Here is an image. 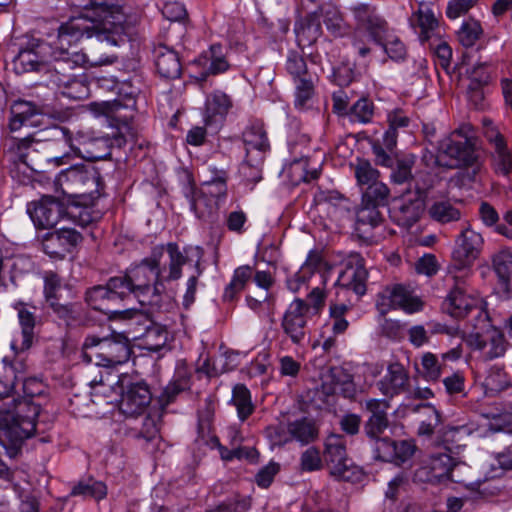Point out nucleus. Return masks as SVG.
<instances>
[{
  "label": "nucleus",
  "mask_w": 512,
  "mask_h": 512,
  "mask_svg": "<svg viewBox=\"0 0 512 512\" xmlns=\"http://www.w3.org/2000/svg\"><path fill=\"white\" fill-rule=\"evenodd\" d=\"M100 19H89L88 14L72 18L58 28L57 39L51 47V57L56 62H70L71 49L84 37L96 36L100 40H108L109 34L124 32L125 17L117 10V7L105 11Z\"/></svg>",
  "instance_id": "f257e3e1"
},
{
  "label": "nucleus",
  "mask_w": 512,
  "mask_h": 512,
  "mask_svg": "<svg viewBox=\"0 0 512 512\" xmlns=\"http://www.w3.org/2000/svg\"><path fill=\"white\" fill-rule=\"evenodd\" d=\"M164 252V245L152 248L148 257L128 269L122 276L110 278L112 288H120L124 292V298L133 295L142 305H157L161 295L166 292L157 276L156 267L159 257Z\"/></svg>",
  "instance_id": "f03ea898"
},
{
  "label": "nucleus",
  "mask_w": 512,
  "mask_h": 512,
  "mask_svg": "<svg viewBox=\"0 0 512 512\" xmlns=\"http://www.w3.org/2000/svg\"><path fill=\"white\" fill-rule=\"evenodd\" d=\"M4 400L0 404V444L13 454L36 432L39 409L14 397L6 396Z\"/></svg>",
  "instance_id": "7ed1b4c3"
},
{
  "label": "nucleus",
  "mask_w": 512,
  "mask_h": 512,
  "mask_svg": "<svg viewBox=\"0 0 512 512\" xmlns=\"http://www.w3.org/2000/svg\"><path fill=\"white\" fill-rule=\"evenodd\" d=\"M27 212L38 229H51L60 220H69L80 227H86L93 221L88 208L71 206L65 210L64 205L51 196L30 203Z\"/></svg>",
  "instance_id": "20e7f679"
},
{
  "label": "nucleus",
  "mask_w": 512,
  "mask_h": 512,
  "mask_svg": "<svg viewBox=\"0 0 512 512\" xmlns=\"http://www.w3.org/2000/svg\"><path fill=\"white\" fill-rule=\"evenodd\" d=\"M131 347L127 336L117 334L111 338L86 337L83 357L96 366H115L129 360Z\"/></svg>",
  "instance_id": "39448f33"
},
{
  "label": "nucleus",
  "mask_w": 512,
  "mask_h": 512,
  "mask_svg": "<svg viewBox=\"0 0 512 512\" xmlns=\"http://www.w3.org/2000/svg\"><path fill=\"white\" fill-rule=\"evenodd\" d=\"M95 63L86 53L73 52L70 62L55 63V70L51 71V78L46 80V85L57 87L62 95L70 99H85L89 96V87L84 75L76 76L71 72L78 66Z\"/></svg>",
  "instance_id": "423d86ee"
},
{
  "label": "nucleus",
  "mask_w": 512,
  "mask_h": 512,
  "mask_svg": "<svg viewBox=\"0 0 512 512\" xmlns=\"http://www.w3.org/2000/svg\"><path fill=\"white\" fill-rule=\"evenodd\" d=\"M483 244L484 240L480 233L470 226L462 229L455 240L449 273H463V276H471L473 264L479 257Z\"/></svg>",
  "instance_id": "0eeeda50"
},
{
  "label": "nucleus",
  "mask_w": 512,
  "mask_h": 512,
  "mask_svg": "<svg viewBox=\"0 0 512 512\" xmlns=\"http://www.w3.org/2000/svg\"><path fill=\"white\" fill-rule=\"evenodd\" d=\"M439 150L450 158V166L470 169L471 171L468 172L470 180H474L482 168L473 138L459 132L443 139L439 144Z\"/></svg>",
  "instance_id": "6e6552de"
},
{
  "label": "nucleus",
  "mask_w": 512,
  "mask_h": 512,
  "mask_svg": "<svg viewBox=\"0 0 512 512\" xmlns=\"http://www.w3.org/2000/svg\"><path fill=\"white\" fill-rule=\"evenodd\" d=\"M324 462L330 474L344 481H353L360 471L347 456L346 440L339 434H330L324 442Z\"/></svg>",
  "instance_id": "1a4fd4ad"
},
{
  "label": "nucleus",
  "mask_w": 512,
  "mask_h": 512,
  "mask_svg": "<svg viewBox=\"0 0 512 512\" xmlns=\"http://www.w3.org/2000/svg\"><path fill=\"white\" fill-rule=\"evenodd\" d=\"M227 179V172L220 171L218 178L204 181L201 194L196 198L193 197L190 201L191 209L198 218L208 220L216 213L220 202L227 196Z\"/></svg>",
  "instance_id": "9d476101"
},
{
  "label": "nucleus",
  "mask_w": 512,
  "mask_h": 512,
  "mask_svg": "<svg viewBox=\"0 0 512 512\" xmlns=\"http://www.w3.org/2000/svg\"><path fill=\"white\" fill-rule=\"evenodd\" d=\"M285 68L295 85V106L303 108L314 95L317 76L308 69L303 55L297 51H289Z\"/></svg>",
  "instance_id": "9b49d317"
},
{
  "label": "nucleus",
  "mask_w": 512,
  "mask_h": 512,
  "mask_svg": "<svg viewBox=\"0 0 512 512\" xmlns=\"http://www.w3.org/2000/svg\"><path fill=\"white\" fill-rule=\"evenodd\" d=\"M131 325H135L132 338L141 340V346L149 351L157 352L164 348L170 338L167 328L148 319L137 310L126 311Z\"/></svg>",
  "instance_id": "f8f14e48"
},
{
  "label": "nucleus",
  "mask_w": 512,
  "mask_h": 512,
  "mask_svg": "<svg viewBox=\"0 0 512 512\" xmlns=\"http://www.w3.org/2000/svg\"><path fill=\"white\" fill-rule=\"evenodd\" d=\"M50 44L39 42L32 48L19 51L13 60L14 70L18 74L27 72L43 73L46 82L55 70V60L51 57Z\"/></svg>",
  "instance_id": "ddd939ff"
},
{
  "label": "nucleus",
  "mask_w": 512,
  "mask_h": 512,
  "mask_svg": "<svg viewBox=\"0 0 512 512\" xmlns=\"http://www.w3.org/2000/svg\"><path fill=\"white\" fill-rule=\"evenodd\" d=\"M309 305L304 299L295 298L285 310L281 319V328L292 344L302 347L309 338Z\"/></svg>",
  "instance_id": "4468645a"
},
{
  "label": "nucleus",
  "mask_w": 512,
  "mask_h": 512,
  "mask_svg": "<svg viewBox=\"0 0 512 512\" xmlns=\"http://www.w3.org/2000/svg\"><path fill=\"white\" fill-rule=\"evenodd\" d=\"M450 274L454 279V286L443 301V311L454 318H464L472 311L480 314L478 300L468 292L466 287V280L470 276H463V273Z\"/></svg>",
  "instance_id": "2eb2a0df"
},
{
  "label": "nucleus",
  "mask_w": 512,
  "mask_h": 512,
  "mask_svg": "<svg viewBox=\"0 0 512 512\" xmlns=\"http://www.w3.org/2000/svg\"><path fill=\"white\" fill-rule=\"evenodd\" d=\"M80 232L70 226H63L58 230L48 232L42 237V249L45 254L54 259H64L81 242Z\"/></svg>",
  "instance_id": "dca6fc26"
},
{
  "label": "nucleus",
  "mask_w": 512,
  "mask_h": 512,
  "mask_svg": "<svg viewBox=\"0 0 512 512\" xmlns=\"http://www.w3.org/2000/svg\"><path fill=\"white\" fill-rule=\"evenodd\" d=\"M187 249L180 250L175 242L164 245V252L159 257L156 267L157 276L163 286L182 277V267L188 263Z\"/></svg>",
  "instance_id": "f3484780"
},
{
  "label": "nucleus",
  "mask_w": 512,
  "mask_h": 512,
  "mask_svg": "<svg viewBox=\"0 0 512 512\" xmlns=\"http://www.w3.org/2000/svg\"><path fill=\"white\" fill-rule=\"evenodd\" d=\"M425 188L415 184V191H408L394 207L393 216L397 223L403 227L410 228L421 218L425 209Z\"/></svg>",
  "instance_id": "a211bd4d"
},
{
  "label": "nucleus",
  "mask_w": 512,
  "mask_h": 512,
  "mask_svg": "<svg viewBox=\"0 0 512 512\" xmlns=\"http://www.w3.org/2000/svg\"><path fill=\"white\" fill-rule=\"evenodd\" d=\"M136 94L137 89H130L124 100L115 98L110 101L93 102L90 108L97 115H104L127 126L135 116Z\"/></svg>",
  "instance_id": "6ab92c4d"
},
{
  "label": "nucleus",
  "mask_w": 512,
  "mask_h": 512,
  "mask_svg": "<svg viewBox=\"0 0 512 512\" xmlns=\"http://www.w3.org/2000/svg\"><path fill=\"white\" fill-rule=\"evenodd\" d=\"M350 10L357 27L366 30L375 43L381 44L386 40L389 30L388 23L377 13L375 7L360 3L351 7Z\"/></svg>",
  "instance_id": "aec40b11"
},
{
  "label": "nucleus",
  "mask_w": 512,
  "mask_h": 512,
  "mask_svg": "<svg viewBox=\"0 0 512 512\" xmlns=\"http://www.w3.org/2000/svg\"><path fill=\"white\" fill-rule=\"evenodd\" d=\"M484 137L492 146V167L497 174L508 176L512 172V152L503 135L491 121H484Z\"/></svg>",
  "instance_id": "412c9836"
},
{
  "label": "nucleus",
  "mask_w": 512,
  "mask_h": 512,
  "mask_svg": "<svg viewBox=\"0 0 512 512\" xmlns=\"http://www.w3.org/2000/svg\"><path fill=\"white\" fill-rule=\"evenodd\" d=\"M124 292L120 288H112L110 279L105 286L97 285L86 291L85 300L93 309L105 314H125L126 311L116 309V304L124 300Z\"/></svg>",
  "instance_id": "4be33fe9"
},
{
  "label": "nucleus",
  "mask_w": 512,
  "mask_h": 512,
  "mask_svg": "<svg viewBox=\"0 0 512 512\" xmlns=\"http://www.w3.org/2000/svg\"><path fill=\"white\" fill-rule=\"evenodd\" d=\"M422 302L413 297L402 285L387 288L377 302V308L381 316H385L392 308H400L408 313H414L422 309Z\"/></svg>",
  "instance_id": "5701e85b"
},
{
  "label": "nucleus",
  "mask_w": 512,
  "mask_h": 512,
  "mask_svg": "<svg viewBox=\"0 0 512 512\" xmlns=\"http://www.w3.org/2000/svg\"><path fill=\"white\" fill-rule=\"evenodd\" d=\"M37 157L38 151L30 139L24 138L15 142L6 154L12 177H15L18 172L26 173L27 169L38 171Z\"/></svg>",
  "instance_id": "b1692460"
},
{
  "label": "nucleus",
  "mask_w": 512,
  "mask_h": 512,
  "mask_svg": "<svg viewBox=\"0 0 512 512\" xmlns=\"http://www.w3.org/2000/svg\"><path fill=\"white\" fill-rule=\"evenodd\" d=\"M344 266L345 268L340 273L337 283L353 290L357 295H364L368 272L362 256L358 253H351L344 260Z\"/></svg>",
  "instance_id": "393cba45"
},
{
  "label": "nucleus",
  "mask_w": 512,
  "mask_h": 512,
  "mask_svg": "<svg viewBox=\"0 0 512 512\" xmlns=\"http://www.w3.org/2000/svg\"><path fill=\"white\" fill-rule=\"evenodd\" d=\"M321 390L327 395L341 393L345 398H352L355 385L352 375L340 366H333L321 375Z\"/></svg>",
  "instance_id": "a878e982"
},
{
  "label": "nucleus",
  "mask_w": 512,
  "mask_h": 512,
  "mask_svg": "<svg viewBox=\"0 0 512 512\" xmlns=\"http://www.w3.org/2000/svg\"><path fill=\"white\" fill-rule=\"evenodd\" d=\"M151 400L152 393L146 383H132L122 394L120 410L126 416H137L147 409Z\"/></svg>",
  "instance_id": "bb28decb"
},
{
  "label": "nucleus",
  "mask_w": 512,
  "mask_h": 512,
  "mask_svg": "<svg viewBox=\"0 0 512 512\" xmlns=\"http://www.w3.org/2000/svg\"><path fill=\"white\" fill-rule=\"evenodd\" d=\"M377 386L383 395L391 398L406 393L410 388L409 373L401 363H390L385 376Z\"/></svg>",
  "instance_id": "cd10ccee"
},
{
  "label": "nucleus",
  "mask_w": 512,
  "mask_h": 512,
  "mask_svg": "<svg viewBox=\"0 0 512 512\" xmlns=\"http://www.w3.org/2000/svg\"><path fill=\"white\" fill-rule=\"evenodd\" d=\"M55 130L61 134L62 139L66 143V145L69 147V151L64 152V154L60 157H54L51 159L56 165H62L66 163L65 159H70L71 154L81 157V158H95L96 156H93V151L90 150L89 141L91 139V136L83 133V132H77L76 134H72L67 128L65 127H56Z\"/></svg>",
  "instance_id": "c85d7f7f"
},
{
  "label": "nucleus",
  "mask_w": 512,
  "mask_h": 512,
  "mask_svg": "<svg viewBox=\"0 0 512 512\" xmlns=\"http://www.w3.org/2000/svg\"><path fill=\"white\" fill-rule=\"evenodd\" d=\"M90 166L76 165L63 170L55 179L56 189L63 195L78 197L80 188L83 186Z\"/></svg>",
  "instance_id": "c756f323"
},
{
  "label": "nucleus",
  "mask_w": 512,
  "mask_h": 512,
  "mask_svg": "<svg viewBox=\"0 0 512 512\" xmlns=\"http://www.w3.org/2000/svg\"><path fill=\"white\" fill-rule=\"evenodd\" d=\"M18 311V320L21 326V338L14 339L11 342V349L15 354L23 353L32 347L34 340L35 315L30 312L23 304L15 307Z\"/></svg>",
  "instance_id": "7c9ffc66"
},
{
  "label": "nucleus",
  "mask_w": 512,
  "mask_h": 512,
  "mask_svg": "<svg viewBox=\"0 0 512 512\" xmlns=\"http://www.w3.org/2000/svg\"><path fill=\"white\" fill-rule=\"evenodd\" d=\"M246 155H258L265 157L270 150V143L264 125L261 122L251 123L243 132Z\"/></svg>",
  "instance_id": "2f4dec72"
},
{
  "label": "nucleus",
  "mask_w": 512,
  "mask_h": 512,
  "mask_svg": "<svg viewBox=\"0 0 512 512\" xmlns=\"http://www.w3.org/2000/svg\"><path fill=\"white\" fill-rule=\"evenodd\" d=\"M155 65L158 73L167 79H176L180 76L182 66L178 54L165 45L155 48Z\"/></svg>",
  "instance_id": "473e14b6"
},
{
  "label": "nucleus",
  "mask_w": 512,
  "mask_h": 512,
  "mask_svg": "<svg viewBox=\"0 0 512 512\" xmlns=\"http://www.w3.org/2000/svg\"><path fill=\"white\" fill-rule=\"evenodd\" d=\"M44 113L45 109L42 105H37L26 100H17L11 106L9 127L12 131H16L24 125L32 126L34 125L32 118Z\"/></svg>",
  "instance_id": "72a5a7b5"
},
{
  "label": "nucleus",
  "mask_w": 512,
  "mask_h": 512,
  "mask_svg": "<svg viewBox=\"0 0 512 512\" xmlns=\"http://www.w3.org/2000/svg\"><path fill=\"white\" fill-rule=\"evenodd\" d=\"M231 107L232 101L227 94L221 91L211 93L207 96L205 103V124L210 125L213 122H216L218 118L220 120L223 119Z\"/></svg>",
  "instance_id": "f704fd0d"
},
{
  "label": "nucleus",
  "mask_w": 512,
  "mask_h": 512,
  "mask_svg": "<svg viewBox=\"0 0 512 512\" xmlns=\"http://www.w3.org/2000/svg\"><path fill=\"white\" fill-rule=\"evenodd\" d=\"M382 207L375 204H367L361 201L356 212V231L360 237H365L369 229L378 227L383 222Z\"/></svg>",
  "instance_id": "c9c22d12"
},
{
  "label": "nucleus",
  "mask_w": 512,
  "mask_h": 512,
  "mask_svg": "<svg viewBox=\"0 0 512 512\" xmlns=\"http://www.w3.org/2000/svg\"><path fill=\"white\" fill-rule=\"evenodd\" d=\"M320 10L307 14L295 26V33L300 42L311 45L322 34V27L320 21Z\"/></svg>",
  "instance_id": "e433bc0d"
},
{
  "label": "nucleus",
  "mask_w": 512,
  "mask_h": 512,
  "mask_svg": "<svg viewBox=\"0 0 512 512\" xmlns=\"http://www.w3.org/2000/svg\"><path fill=\"white\" fill-rule=\"evenodd\" d=\"M409 21L413 28H419L422 41H427L438 26V20L434 13L423 3L412 13Z\"/></svg>",
  "instance_id": "4c0bfd02"
},
{
  "label": "nucleus",
  "mask_w": 512,
  "mask_h": 512,
  "mask_svg": "<svg viewBox=\"0 0 512 512\" xmlns=\"http://www.w3.org/2000/svg\"><path fill=\"white\" fill-rule=\"evenodd\" d=\"M290 440L308 445L318 438V428L313 419L303 417L288 424Z\"/></svg>",
  "instance_id": "58836bf2"
},
{
  "label": "nucleus",
  "mask_w": 512,
  "mask_h": 512,
  "mask_svg": "<svg viewBox=\"0 0 512 512\" xmlns=\"http://www.w3.org/2000/svg\"><path fill=\"white\" fill-rule=\"evenodd\" d=\"M69 495L72 497L93 498L96 501H100L107 496V486L102 481L88 477L75 483Z\"/></svg>",
  "instance_id": "ea45409f"
},
{
  "label": "nucleus",
  "mask_w": 512,
  "mask_h": 512,
  "mask_svg": "<svg viewBox=\"0 0 512 512\" xmlns=\"http://www.w3.org/2000/svg\"><path fill=\"white\" fill-rule=\"evenodd\" d=\"M265 157L258 155H246L245 160L242 162L239 168V174L242 181L250 189H253L254 185L262 180V166Z\"/></svg>",
  "instance_id": "a19ab883"
},
{
  "label": "nucleus",
  "mask_w": 512,
  "mask_h": 512,
  "mask_svg": "<svg viewBox=\"0 0 512 512\" xmlns=\"http://www.w3.org/2000/svg\"><path fill=\"white\" fill-rule=\"evenodd\" d=\"M492 265L500 281L505 285L506 291H510L512 287V252L507 248L501 249L492 257Z\"/></svg>",
  "instance_id": "79ce46f5"
},
{
  "label": "nucleus",
  "mask_w": 512,
  "mask_h": 512,
  "mask_svg": "<svg viewBox=\"0 0 512 512\" xmlns=\"http://www.w3.org/2000/svg\"><path fill=\"white\" fill-rule=\"evenodd\" d=\"M319 10L327 30L334 37H343L349 33L350 27L345 22L342 14L337 8L333 6H326L321 7Z\"/></svg>",
  "instance_id": "37998d69"
},
{
  "label": "nucleus",
  "mask_w": 512,
  "mask_h": 512,
  "mask_svg": "<svg viewBox=\"0 0 512 512\" xmlns=\"http://www.w3.org/2000/svg\"><path fill=\"white\" fill-rule=\"evenodd\" d=\"M231 402L235 406L237 415L241 421H245L255 409L251 400L250 391L244 384L234 386Z\"/></svg>",
  "instance_id": "c03bdc74"
},
{
  "label": "nucleus",
  "mask_w": 512,
  "mask_h": 512,
  "mask_svg": "<svg viewBox=\"0 0 512 512\" xmlns=\"http://www.w3.org/2000/svg\"><path fill=\"white\" fill-rule=\"evenodd\" d=\"M253 275V268L243 265L235 269L231 282L226 286L223 299L231 301L240 293Z\"/></svg>",
  "instance_id": "a18cd8bd"
},
{
  "label": "nucleus",
  "mask_w": 512,
  "mask_h": 512,
  "mask_svg": "<svg viewBox=\"0 0 512 512\" xmlns=\"http://www.w3.org/2000/svg\"><path fill=\"white\" fill-rule=\"evenodd\" d=\"M351 167L354 170L357 184L360 187H368L373 183L380 182V172L368 160L357 158L356 162L351 164Z\"/></svg>",
  "instance_id": "49530a36"
},
{
  "label": "nucleus",
  "mask_w": 512,
  "mask_h": 512,
  "mask_svg": "<svg viewBox=\"0 0 512 512\" xmlns=\"http://www.w3.org/2000/svg\"><path fill=\"white\" fill-rule=\"evenodd\" d=\"M27 365L23 359L16 358L9 366L5 368V377L7 381L11 382V386L16 388L19 384L22 385L23 392L28 395L27 386L30 380L27 378Z\"/></svg>",
  "instance_id": "de8ad7c7"
},
{
  "label": "nucleus",
  "mask_w": 512,
  "mask_h": 512,
  "mask_svg": "<svg viewBox=\"0 0 512 512\" xmlns=\"http://www.w3.org/2000/svg\"><path fill=\"white\" fill-rule=\"evenodd\" d=\"M424 417L418 427V435L431 436L440 425L441 418L438 410L430 404H421L416 409Z\"/></svg>",
  "instance_id": "09e8293b"
},
{
  "label": "nucleus",
  "mask_w": 512,
  "mask_h": 512,
  "mask_svg": "<svg viewBox=\"0 0 512 512\" xmlns=\"http://www.w3.org/2000/svg\"><path fill=\"white\" fill-rule=\"evenodd\" d=\"M56 317L62 320L66 326L75 325L81 318V305L78 303L62 304L58 300L48 304Z\"/></svg>",
  "instance_id": "8fccbe9b"
},
{
  "label": "nucleus",
  "mask_w": 512,
  "mask_h": 512,
  "mask_svg": "<svg viewBox=\"0 0 512 512\" xmlns=\"http://www.w3.org/2000/svg\"><path fill=\"white\" fill-rule=\"evenodd\" d=\"M390 189L382 181L373 183L362 190L361 201L367 204L386 207L389 203Z\"/></svg>",
  "instance_id": "3c124183"
},
{
  "label": "nucleus",
  "mask_w": 512,
  "mask_h": 512,
  "mask_svg": "<svg viewBox=\"0 0 512 512\" xmlns=\"http://www.w3.org/2000/svg\"><path fill=\"white\" fill-rule=\"evenodd\" d=\"M428 212L433 220L441 224L458 221L461 218V212L448 201L433 203Z\"/></svg>",
  "instance_id": "603ef678"
},
{
  "label": "nucleus",
  "mask_w": 512,
  "mask_h": 512,
  "mask_svg": "<svg viewBox=\"0 0 512 512\" xmlns=\"http://www.w3.org/2000/svg\"><path fill=\"white\" fill-rule=\"evenodd\" d=\"M103 188L104 183L99 171L91 166L88 168L87 177L79 190L80 194L78 197L88 198L90 201H93L101 196Z\"/></svg>",
  "instance_id": "864d4df0"
},
{
  "label": "nucleus",
  "mask_w": 512,
  "mask_h": 512,
  "mask_svg": "<svg viewBox=\"0 0 512 512\" xmlns=\"http://www.w3.org/2000/svg\"><path fill=\"white\" fill-rule=\"evenodd\" d=\"M510 385L511 383L507 373L504 371V369L498 366H493L490 368L483 382V387L485 388L486 392H490L492 394L503 391L510 387Z\"/></svg>",
  "instance_id": "5fc2aeb1"
},
{
  "label": "nucleus",
  "mask_w": 512,
  "mask_h": 512,
  "mask_svg": "<svg viewBox=\"0 0 512 512\" xmlns=\"http://www.w3.org/2000/svg\"><path fill=\"white\" fill-rule=\"evenodd\" d=\"M300 268L310 272L313 276L319 274L320 283L326 285L327 278L325 273L330 269V267L328 263L323 259L321 252L317 250L310 251L306 261Z\"/></svg>",
  "instance_id": "6e6d98bb"
},
{
  "label": "nucleus",
  "mask_w": 512,
  "mask_h": 512,
  "mask_svg": "<svg viewBox=\"0 0 512 512\" xmlns=\"http://www.w3.org/2000/svg\"><path fill=\"white\" fill-rule=\"evenodd\" d=\"M447 481L470 487L474 484L471 467L465 462L452 460Z\"/></svg>",
  "instance_id": "4d7b16f0"
},
{
  "label": "nucleus",
  "mask_w": 512,
  "mask_h": 512,
  "mask_svg": "<svg viewBox=\"0 0 512 512\" xmlns=\"http://www.w3.org/2000/svg\"><path fill=\"white\" fill-rule=\"evenodd\" d=\"M453 457L447 453L432 454L427 460L430 464V469L436 474L441 483L447 482L448 473L452 463Z\"/></svg>",
  "instance_id": "13d9d810"
},
{
  "label": "nucleus",
  "mask_w": 512,
  "mask_h": 512,
  "mask_svg": "<svg viewBox=\"0 0 512 512\" xmlns=\"http://www.w3.org/2000/svg\"><path fill=\"white\" fill-rule=\"evenodd\" d=\"M349 114L351 121L369 123L374 115V105L368 99L361 98L353 104Z\"/></svg>",
  "instance_id": "bf43d9fd"
},
{
  "label": "nucleus",
  "mask_w": 512,
  "mask_h": 512,
  "mask_svg": "<svg viewBox=\"0 0 512 512\" xmlns=\"http://www.w3.org/2000/svg\"><path fill=\"white\" fill-rule=\"evenodd\" d=\"M422 375L428 381H437L442 373V364L437 356L431 352H426L421 358Z\"/></svg>",
  "instance_id": "052dcab7"
},
{
  "label": "nucleus",
  "mask_w": 512,
  "mask_h": 512,
  "mask_svg": "<svg viewBox=\"0 0 512 512\" xmlns=\"http://www.w3.org/2000/svg\"><path fill=\"white\" fill-rule=\"evenodd\" d=\"M210 54V65L208 68V73L217 75L219 73H223L228 70L229 63L226 60L224 54V47L220 44H213L209 50Z\"/></svg>",
  "instance_id": "680f3d73"
},
{
  "label": "nucleus",
  "mask_w": 512,
  "mask_h": 512,
  "mask_svg": "<svg viewBox=\"0 0 512 512\" xmlns=\"http://www.w3.org/2000/svg\"><path fill=\"white\" fill-rule=\"evenodd\" d=\"M348 310L345 304L330 305L331 330L335 335L342 334L347 330L349 323L344 316Z\"/></svg>",
  "instance_id": "e2e57ef3"
},
{
  "label": "nucleus",
  "mask_w": 512,
  "mask_h": 512,
  "mask_svg": "<svg viewBox=\"0 0 512 512\" xmlns=\"http://www.w3.org/2000/svg\"><path fill=\"white\" fill-rule=\"evenodd\" d=\"M187 388V381L177 379L170 382L157 397L158 403L162 409L172 403L176 396Z\"/></svg>",
  "instance_id": "0e129e2a"
},
{
  "label": "nucleus",
  "mask_w": 512,
  "mask_h": 512,
  "mask_svg": "<svg viewBox=\"0 0 512 512\" xmlns=\"http://www.w3.org/2000/svg\"><path fill=\"white\" fill-rule=\"evenodd\" d=\"M373 441V456L377 460L392 462L393 458V440L388 437H378L375 439H371Z\"/></svg>",
  "instance_id": "69168bd1"
},
{
  "label": "nucleus",
  "mask_w": 512,
  "mask_h": 512,
  "mask_svg": "<svg viewBox=\"0 0 512 512\" xmlns=\"http://www.w3.org/2000/svg\"><path fill=\"white\" fill-rule=\"evenodd\" d=\"M323 461L320 451L316 447H309L300 456V469L305 472H313L322 469Z\"/></svg>",
  "instance_id": "338daca9"
},
{
  "label": "nucleus",
  "mask_w": 512,
  "mask_h": 512,
  "mask_svg": "<svg viewBox=\"0 0 512 512\" xmlns=\"http://www.w3.org/2000/svg\"><path fill=\"white\" fill-rule=\"evenodd\" d=\"M315 276L310 272L300 268L296 273L291 275L286 280V285L289 291L299 293L302 290H307L311 287V282Z\"/></svg>",
  "instance_id": "774afa93"
}]
</instances>
